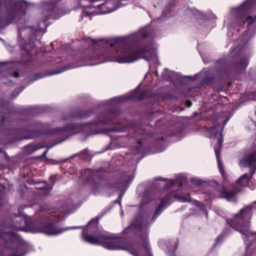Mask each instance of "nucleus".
<instances>
[{
	"instance_id": "nucleus-1",
	"label": "nucleus",
	"mask_w": 256,
	"mask_h": 256,
	"mask_svg": "<svg viewBox=\"0 0 256 256\" xmlns=\"http://www.w3.org/2000/svg\"><path fill=\"white\" fill-rule=\"evenodd\" d=\"M173 196L181 202L190 201L189 194H170L162 200H150L144 194L140 206V212L134 223L123 231L124 234L135 233L138 236L139 243L130 244L122 238H115L112 235L100 232L98 228V220L101 216L92 219L83 228V240L88 243L101 245L111 250H126L134 256H152L148 241V228L160 214L164 208L170 202Z\"/></svg>"
},
{
	"instance_id": "nucleus-2",
	"label": "nucleus",
	"mask_w": 256,
	"mask_h": 256,
	"mask_svg": "<svg viewBox=\"0 0 256 256\" xmlns=\"http://www.w3.org/2000/svg\"><path fill=\"white\" fill-rule=\"evenodd\" d=\"M156 36L155 32L147 26L127 37L115 40H97L88 38L85 40V44L90 46L92 48L88 59L96 61L92 64L93 66L107 62L132 63L144 58L151 67L158 62L156 45L153 43L144 47L140 45L148 37Z\"/></svg>"
},
{
	"instance_id": "nucleus-3",
	"label": "nucleus",
	"mask_w": 256,
	"mask_h": 256,
	"mask_svg": "<svg viewBox=\"0 0 256 256\" xmlns=\"http://www.w3.org/2000/svg\"><path fill=\"white\" fill-rule=\"evenodd\" d=\"M119 112L114 111L110 113L100 114L98 118L92 124L82 125L81 124H70L62 128H58L54 130H46L48 128V124L38 123L36 127L40 130H17V140L38 137L42 134H60L73 130L74 134L78 132H86L94 126H100L104 125H114L115 120Z\"/></svg>"
},
{
	"instance_id": "nucleus-4",
	"label": "nucleus",
	"mask_w": 256,
	"mask_h": 256,
	"mask_svg": "<svg viewBox=\"0 0 256 256\" xmlns=\"http://www.w3.org/2000/svg\"><path fill=\"white\" fill-rule=\"evenodd\" d=\"M254 207L253 205H250L242 209L240 214H236L232 219L227 220L231 227L242 234L244 241H250L247 244V251L251 250L256 241V232H252L250 230L251 210Z\"/></svg>"
},
{
	"instance_id": "nucleus-5",
	"label": "nucleus",
	"mask_w": 256,
	"mask_h": 256,
	"mask_svg": "<svg viewBox=\"0 0 256 256\" xmlns=\"http://www.w3.org/2000/svg\"><path fill=\"white\" fill-rule=\"evenodd\" d=\"M53 212H48L44 216V220L36 225L34 232H42L48 236H56L70 229L79 228L80 227H70L63 229L56 226L54 222H58L62 220V218L58 214H54Z\"/></svg>"
},
{
	"instance_id": "nucleus-6",
	"label": "nucleus",
	"mask_w": 256,
	"mask_h": 256,
	"mask_svg": "<svg viewBox=\"0 0 256 256\" xmlns=\"http://www.w3.org/2000/svg\"><path fill=\"white\" fill-rule=\"evenodd\" d=\"M231 56L232 60L228 66L229 68L239 70H244L248 66L250 54L244 46L234 48L232 52Z\"/></svg>"
},
{
	"instance_id": "nucleus-7",
	"label": "nucleus",
	"mask_w": 256,
	"mask_h": 256,
	"mask_svg": "<svg viewBox=\"0 0 256 256\" xmlns=\"http://www.w3.org/2000/svg\"><path fill=\"white\" fill-rule=\"evenodd\" d=\"M230 118H226L224 121H220L218 124L208 128L207 130L210 134V138H214L216 139L218 146L214 147V150L218 164L220 170L222 173V168L220 160V151L223 142L222 132L226 124L228 122Z\"/></svg>"
},
{
	"instance_id": "nucleus-8",
	"label": "nucleus",
	"mask_w": 256,
	"mask_h": 256,
	"mask_svg": "<svg viewBox=\"0 0 256 256\" xmlns=\"http://www.w3.org/2000/svg\"><path fill=\"white\" fill-rule=\"evenodd\" d=\"M241 168L248 167L250 168V174H244L236 181V184L241 186H246L256 169V151H254L246 156L240 161Z\"/></svg>"
},
{
	"instance_id": "nucleus-9",
	"label": "nucleus",
	"mask_w": 256,
	"mask_h": 256,
	"mask_svg": "<svg viewBox=\"0 0 256 256\" xmlns=\"http://www.w3.org/2000/svg\"><path fill=\"white\" fill-rule=\"evenodd\" d=\"M132 180L133 176L132 174H130L128 172L123 173L120 176L118 182L114 184H109L108 185V188L111 189L112 191H116L117 190H124L119 194L118 200L120 202L122 200L124 191L126 190V188L128 186L130 182Z\"/></svg>"
},
{
	"instance_id": "nucleus-10",
	"label": "nucleus",
	"mask_w": 256,
	"mask_h": 256,
	"mask_svg": "<svg viewBox=\"0 0 256 256\" xmlns=\"http://www.w3.org/2000/svg\"><path fill=\"white\" fill-rule=\"evenodd\" d=\"M34 38V36H32L30 39L28 40V42L22 38H20L18 40L22 60L24 62H30L32 60V56L30 53V50L35 46Z\"/></svg>"
},
{
	"instance_id": "nucleus-11",
	"label": "nucleus",
	"mask_w": 256,
	"mask_h": 256,
	"mask_svg": "<svg viewBox=\"0 0 256 256\" xmlns=\"http://www.w3.org/2000/svg\"><path fill=\"white\" fill-rule=\"evenodd\" d=\"M99 175L98 172H95L90 169L84 170L82 172V176L84 179H85L90 184L93 188V192L96 195L98 193L94 189L95 188H98L99 187L98 184L96 182Z\"/></svg>"
},
{
	"instance_id": "nucleus-12",
	"label": "nucleus",
	"mask_w": 256,
	"mask_h": 256,
	"mask_svg": "<svg viewBox=\"0 0 256 256\" xmlns=\"http://www.w3.org/2000/svg\"><path fill=\"white\" fill-rule=\"evenodd\" d=\"M43 8L42 14L44 16L43 20L44 22L49 18L55 19L58 17L56 14L58 8L54 2L44 3L43 5Z\"/></svg>"
},
{
	"instance_id": "nucleus-13",
	"label": "nucleus",
	"mask_w": 256,
	"mask_h": 256,
	"mask_svg": "<svg viewBox=\"0 0 256 256\" xmlns=\"http://www.w3.org/2000/svg\"><path fill=\"white\" fill-rule=\"evenodd\" d=\"M0 238L4 242V246L8 248L14 249L16 246V236L12 232H2L0 231Z\"/></svg>"
},
{
	"instance_id": "nucleus-14",
	"label": "nucleus",
	"mask_w": 256,
	"mask_h": 256,
	"mask_svg": "<svg viewBox=\"0 0 256 256\" xmlns=\"http://www.w3.org/2000/svg\"><path fill=\"white\" fill-rule=\"evenodd\" d=\"M142 96H139L138 93V88L130 92L128 94L114 98L110 100V103L115 104L124 102L128 98H142Z\"/></svg>"
},
{
	"instance_id": "nucleus-15",
	"label": "nucleus",
	"mask_w": 256,
	"mask_h": 256,
	"mask_svg": "<svg viewBox=\"0 0 256 256\" xmlns=\"http://www.w3.org/2000/svg\"><path fill=\"white\" fill-rule=\"evenodd\" d=\"M17 221H18L20 226H17V231H28L30 228V219L26 215L22 214L18 216L17 214Z\"/></svg>"
},
{
	"instance_id": "nucleus-16",
	"label": "nucleus",
	"mask_w": 256,
	"mask_h": 256,
	"mask_svg": "<svg viewBox=\"0 0 256 256\" xmlns=\"http://www.w3.org/2000/svg\"><path fill=\"white\" fill-rule=\"evenodd\" d=\"M16 16V8L14 7L8 9L6 16H0V24L3 26L10 24Z\"/></svg>"
},
{
	"instance_id": "nucleus-17",
	"label": "nucleus",
	"mask_w": 256,
	"mask_h": 256,
	"mask_svg": "<svg viewBox=\"0 0 256 256\" xmlns=\"http://www.w3.org/2000/svg\"><path fill=\"white\" fill-rule=\"evenodd\" d=\"M17 256H24L28 250L29 246L17 234Z\"/></svg>"
},
{
	"instance_id": "nucleus-18",
	"label": "nucleus",
	"mask_w": 256,
	"mask_h": 256,
	"mask_svg": "<svg viewBox=\"0 0 256 256\" xmlns=\"http://www.w3.org/2000/svg\"><path fill=\"white\" fill-rule=\"evenodd\" d=\"M114 4V2H106V4H101L95 6L99 8L101 10V12H98V14H106L115 10L120 6L118 5L116 7H111Z\"/></svg>"
},
{
	"instance_id": "nucleus-19",
	"label": "nucleus",
	"mask_w": 256,
	"mask_h": 256,
	"mask_svg": "<svg viewBox=\"0 0 256 256\" xmlns=\"http://www.w3.org/2000/svg\"><path fill=\"white\" fill-rule=\"evenodd\" d=\"M238 190H234L231 192H228L226 188H224L220 192V197L225 198L227 200L230 202H234L235 200L236 192Z\"/></svg>"
},
{
	"instance_id": "nucleus-20",
	"label": "nucleus",
	"mask_w": 256,
	"mask_h": 256,
	"mask_svg": "<svg viewBox=\"0 0 256 256\" xmlns=\"http://www.w3.org/2000/svg\"><path fill=\"white\" fill-rule=\"evenodd\" d=\"M17 17L20 15H24L26 10L28 8V4L26 2L22 0H17Z\"/></svg>"
},
{
	"instance_id": "nucleus-21",
	"label": "nucleus",
	"mask_w": 256,
	"mask_h": 256,
	"mask_svg": "<svg viewBox=\"0 0 256 256\" xmlns=\"http://www.w3.org/2000/svg\"><path fill=\"white\" fill-rule=\"evenodd\" d=\"M43 146H40L36 144H30L24 148V152L26 154H30L36 150L42 148Z\"/></svg>"
},
{
	"instance_id": "nucleus-22",
	"label": "nucleus",
	"mask_w": 256,
	"mask_h": 256,
	"mask_svg": "<svg viewBox=\"0 0 256 256\" xmlns=\"http://www.w3.org/2000/svg\"><path fill=\"white\" fill-rule=\"evenodd\" d=\"M12 120V116L10 115L2 116L0 120V124L2 126H7Z\"/></svg>"
},
{
	"instance_id": "nucleus-23",
	"label": "nucleus",
	"mask_w": 256,
	"mask_h": 256,
	"mask_svg": "<svg viewBox=\"0 0 256 256\" xmlns=\"http://www.w3.org/2000/svg\"><path fill=\"white\" fill-rule=\"evenodd\" d=\"M174 74L173 72H170L168 70L165 69L162 73V77L166 80H170L172 79V76Z\"/></svg>"
},
{
	"instance_id": "nucleus-24",
	"label": "nucleus",
	"mask_w": 256,
	"mask_h": 256,
	"mask_svg": "<svg viewBox=\"0 0 256 256\" xmlns=\"http://www.w3.org/2000/svg\"><path fill=\"white\" fill-rule=\"evenodd\" d=\"M130 131L131 132H134V134H133V135L132 136H132V138H135L138 140V144L140 146V144L141 142V141L140 140L139 138H137V136H138V135L140 134H142V130L141 129H140V128L134 129V128H131L130 130Z\"/></svg>"
},
{
	"instance_id": "nucleus-25",
	"label": "nucleus",
	"mask_w": 256,
	"mask_h": 256,
	"mask_svg": "<svg viewBox=\"0 0 256 256\" xmlns=\"http://www.w3.org/2000/svg\"><path fill=\"white\" fill-rule=\"evenodd\" d=\"M249 28L247 30L244 34V41H248L252 36L251 34H249Z\"/></svg>"
},
{
	"instance_id": "nucleus-26",
	"label": "nucleus",
	"mask_w": 256,
	"mask_h": 256,
	"mask_svg": "<svg viewBox=\"0 0 256 256\" xmlns=\"http://www.w3.org/2000/svg\"><path fill=\"white\" fill-rule=\"evenodd\" d=\"M124 130V128H118L116 126L112 128L109 129L108 130V132H120Z\"/></svg>"
},
{
	"instance_id": "nucleus-27",
	"label": "nucleus",
	"mask_w": 256,
	"mask_h": 256,
	"mask_svg": "<svg viewBox=\"0 0 256 256\" xmlns=\"http://www.w3.org/2000/svg\"><path fill=\"white\" fill-rule=\"evenodd\" d=\"M81 157L82 158L86 159L88 158V152L87 150H83L81 153Z\"/></svg>"
},
{
	"instance_id": "nucleus-28",
	"label": "nucleus",
	"mask_w": 256,
	"mask_h": 256,
	"mask_svg": "<svg viewBox=\"0 0 256 256\" xmlns=\"http://www.w3.org/2000/svg\"><path fill=\"white\" fill-rule=\"evenodd\" d=\"M167 248L170 252H174V251L176 250V248L174 244H172L170 245V246H167Z\"/></svg>"
},
{
	"instance_id": "nucleus-29",
	"label": "nucleus",
	"mask_w": 256,
	"mask_h": 256,
	"mask_svg": "<svg viewBox=\"0 0 256 256\" xmlns=\"http://www.w3.org/2000/svg\"><path fill=\"white\" fill-rule=\"evenodd\" d=\"M95 14L93 12H83L82 15V16H94Z\"/></svg>"
},
{
	"instance_id": "nucleus-30",
	"label": "nucleus",
	"mask_w": 256,
	"mask_h": 256,
	"mask_svg": "<svg viewBox=\"0 0 256 256\" xmlns=\"http://www.w3.org/2000/svg\"><path fill=\"white\" fill-rule=\"evenodd\" d=\"M191 181L193 182L194 184H200L202 183V181L197 178H192L191 180Z\"/></svg>"
},
{
	"instance_id": "nucleus-31",
	"label": "nucleus",
	"mask_w": 256,
	"mask_h": 256,
	"mask_svg": "<svg viewBox=\"0 0 256 256\" xmlns=\"http://www.w3.org/2000/svg\"><path fill=\"white\" fill-rule=\"evenodd\" d=\"M225 234V231H224L222 234H221L216 239V244H217L219 243V242L220 241V240L221 239V238L223 236V234Z\"/></svg>"
},
{
	"instance_id": "nucleus-32",
	"label": "nucleus",
	"mask_w": 256,
	"mask_h": 256,
	"mask_svg": "<svg viewBox=\"0 0 256 256\" xmlns=\"http://www.w3.org/2000/svg\"><path fill=\"white\" fill-rule=\"evenodd\" d=\"M176 182L174 180H170L168 183L170 185L169 186H173L174 184H175Z\"/></svg>"
},
{
	"instance_id": "nucleus-33",
	"label": "nucleus",
	"mask_w": 256,
	"mask_h": 256,
	"mask_svg": "<svg viewBox=\"0 0 256 256\" xmlns=\"http://www.w3.org/2000/svg\"><path fill=\"white\" fill-rule=\"evenodd\" d=\"M7 49L10 51L11 52H12L14 51V47H12V48H11L10 46H7Z\"/></svg>"
},
{
	"instance_id": "nucleus-34",
	"label": "nucleus",
	"mask_w": 256,
	"mask_h": 256,
	"mask_svg": "<svg viewBox=\"0 0 256 256\" xmlns=\"http://www.w3.org/2000/svg\"><path fill=\"white\" fill-rule=\"evenodd\" d=\"M10 64V66H8V68L11 69V68H14L16 64L15 62H12Z\"/></svg>"
},
{
	"instance_id": "nucleus-35",
	"label": "nucleus",
	"mask_w": 256,
	"mask_h": 256,
	"mask_svg": "<svg viewBox=\"0 0 256 256\" xmlns=\"http://www.w3.org/2000/svg\"><path fill=\"white\" fill-rule=\"evenodd\" d=\"M76 67V66H67L66 68H65L64 70H68V69H70V68H75Z\"/></svg>"
},
{
	"instance_id": "nucleus-36",
	"label": "nucleus",
	"mask_w": 256,
	"mask_h": 256,
	"mask_svg": "<svg viewBox=\"0 0 256 256\" xmlns=\"http://www.w3.org/2000/svg\"><path fill=\"white\" fill-rule=\"evenodd\" d=\"M186 104L188 107H190V106H192V103L190 100H187L186 102Z\"/></svg>"
},
{
	"instance_id": "nucleus-37",
	"label": "nucleus",
	"mask_w": 256,
	"mask_h": 256,
	"mask_svg": "<svg viewBox=\"0 0 256 256\" xmlns=\"http://www.w3.org/2000/svg\"><path fill=\"white\" fill-rule=\"evenodd\" d=\"M48 152V150H46V151H44V152H43V154H42V156H40V157H41V158H44V157H45V156H46V154H47V152Z\"/></svg>"
},
{
	"instance_id": "nucleus-38",
	"label": "nucleus",
	"mask_w": 256,
	"mask_h": 256,
	"mask_svg": "<svg viewBox=\"0 0 256 256\" xmlns=\"http://www.w3.org/2000/svg\"><path fill=\"white\" fill-rule=\"evenodd\" d=\"M194 204L197 206H200L201 204L198 201H194Z\"/></svg>"
},
{
	"instance_id": "nucleus-39",
	"label": "nucleus",
	"mask_w": 256,
	"mask_h": 256,
	"mask_svg": "<svg viewBox=\"0 0 256 256\" xmlns=\"http://www.w3.org/2000/svg\"><path fill=\"white\" fill-rule=\"evenodd\" d=\"M8 256H16V252L15 250H14L12 254H10Z\"/></svg>"
},
{
	"instance_id": "nucleus-40",
	"label": "nucleus",
	"mask_w": 256,
	"mask_h": 256,
	"mask_svg": "<svg viewBox=\"0 0 256 256\" xmlns=\"http://www.w3.org/2000/svg\"><path fill=\"white\" fill-rule=\"evenodd\" d=\"M184 180H185V178H183L180 181V185H182L183 184V183L184 182Z\"/></svg>"
},
{
	"instance_id": "nucleus-41",
	"label": "nucleus",
	"mask_w": 256,
	"mask_h": 256,
	"mask_svg": "<svg viewBox=\"0 0 256 256\" xmlns=\"http://www.w3.org/2000/svg\"><path fill=\"white\" fill-rule=\"evenodd\" d=\"M4 165L0 164V170L4 169Z\"/></svg>"
},
{
	"instance_id": "nucleus-42",
	"label": "nucleus",
	"mask_w": 256,
	"mask_h": 256,
	"mask_svg": "<svg viewBox=\"0 0 256 256\" xmlns=\"http://www.w3.org/2000/svg\"><path fill=\"white\" fill-rule=\"evenodd\" d=\"M24 87H22V88H21V89L18 91V90L17 89V94L18 93V92H21L24 89Z\"/></svg>"
},
{
	"instance_id": "nucleus-43",
	"label": "nucleus",
	"mask_w": 256,
	"mask_h": 256,
	"mask_svg": "<svg viewBox=\"0 0 256 256\" xmlns=\"http://www.w3.org/2000/svg\"><path fill=\"white\" fill-rule=\"evenodd\" d=\"M12 73H13V76L16 78V71L14 70L12 72Z\"/></svg>"
},
{
	"instance_id": "nucleus-44",
	"label": "nucleus",
	"mask_w": 256,
	"mask_h": 256,
	"mask_svg": "<svg viewBox=\"0 0 256 256\" xmlns=\"http://www.w3.org/2000/svg\"><path fill=\"white\" fill-rule=\"evenodd\" d=\"M51 190H52V187L48 186V192H49Z\"/></svg>"
},
{
	"instance_id": "nucleus-45",
	"label": "nucleus",
	"mask_w": 256,
	"mask_h": 256,
	"mask_svg": "<svg viewBox=\"0 0 256 256\" xmlns=\"http://www.w3.org/2000/svg\"><path fill=\"white\" fill-rule=\"evenodd\" d=\"M116 139H118V138H122V136H120V135H118V136H116Z\"/></svg>"
},
{
	"instance_id": "nucleus-46",
	"label": "nucleus",
	"mask_w": 256,
	"mask_h": 256,
	"mask_svg": "<svg viewBox=\"0 0 256 256\" xmlns=\"http://www.w3.org/2000/svg\"><path fill=\"white\" fill-rule=\"evenodd\" d=\"M62 72V71H60V72H53L52 74H58V73H60Z\"/></svg>"
},
{
	"instance_id": "nucleus-47",
	"label": "nucleus",
	"mask_w": 256,
	"mask_h": 256,
	"mask_svg": "<svg viewBox=\"0 0 256 256\" xmlns=\"http://www.w3.org/2000/svg\"><path fill=\"white\" fill-rule=\"evenodd\" d=\"M42 209L43 210H48L47 208H44V206H42Z\"/></svg>"
},
{
	"instance_id": "nucleus-48",
	"label": "nucleus",
	"mask_w": 256,
	"mask_h": 256,
	"mask_svg": "<svg viewBox=\"0 0 256 256\" xmlns=\"http://www.w3.org/2000/svg\"><path fill=\"white\" fill-rule=\"evenodd\" d=\"M85 116H83V115H82V116H77L76 117L78 118H80V117H84Z\"/></svg>"
},
{
	"instance_id": "nucleus-49",
	"label": "nucleus",
	"mask_w": 256,
	"mask_h": 256,
	"mask_svg": "<svg viewBox=\"0 0 256 256\" xmlns=\"http://www.w3.org/2000/svg\"><path fill=\"white\" fill-rule=\"evenodd\" d=\"M42 29V28H36V30H40H40H41Z\"/></svg>"
},
{
	"instance_id": "nucleus-50",
	"label": "nucleus",
	"mask_w": 256,
	"mask_h": 256,
	"mask_svg": "<svg viewBox=\"0 0 256 256\" xmlns=\"http://www.w3.org/2000/svg\"><path fill=\"white\" fill-rule=\"evenodd\" d=\"M99 132H92V134H98V133H99Z\"/></svg>"
},
{
	"instance_id": "nucleus-51",
	"label": "nucleus",
	"mask_w": 256,
	"mask_h": 256,
	"mask_svg": "<svg viewBox=\"0 0 256 256\" xmlns=\"http://www.w3.org/2000/svg\"><path fill=\"white\" fill-rule=\"evenodd\" d=\"M254 99L256 100V93L255 94V95L254 96Z\"/></svg>"
},
{
	"instance_id": "nucleus-52",
	"label": "nucleus",
	"mask_w": 256,
	"mask_h": 256,
	"mask_svg": "<svg viewBox=\"0 0 256 256\" xmlns=\"http://www.w3.org/2000/svg\"><path fill=\"white\" fill-rule=\"evenodd\" d=\"M123 213H124L123 210H122V212H121V214H122H122H123Z\"/></svg>"
},
{
	"instance_id": "nucleus-53",
	"label": "nucleus",
	"mask_w": 256,
	"mask_h": 256,
	"mask_svg": "<svg viewBox=\"0 0 256 256\" xmlns=\"http://www.w3.org/2000/svg\"><path fill=\"white\" fill-rule=\"evenodd\" d=\"M2 132V129L1 128H0V134Z\"/></svg>"
},
{
	"instance_id": "nucleus-54",
	"label": "nucleus",
	"mask_w": 256,
	"mask_h": 256,
	"mask_svg": "<svg viewBox=\"0 0 256 256\" xmlns=\"http://www.w3.org/2000/svg\"><path fill=\"white\" fill-rule=\"evenodd\" d=\"M16 76H17V78H18V77L19 76H18V72H17Z\"/></svg>"
},
{
	"instance_id": "nucleus-55",
	"label": "nucleus",
	"mask_w": 256,
	"mask_h": 256,
	"mask_svg": "<svg viewBox=\"0 0 256 256\" xmlns=\"http://www.w3.org/2000/svg\"><path fill=\"white\" fill-rule=\"evenodd\" d=\"M161 19H162V18H160V19H158L157 20H158V21H160V20H161Z\"/></svg>"
},
{
	"instance_id": "nucleus-56",
	"label": "nucleus",
	"mask_w": 256,
	"mask_h": 256,
	"mask_svg": "<svg viewBox=\"0 0 256 256\" xmlns=\"http://www.w3.org/2000/svg\"><path fill=\"white\" fill-rule=\"evenodd\" d=\"M206 216H208V213L206 212Z\"/></svg>"
},
{
	"instance_id": "nucleus-57",
	"label": "nucleus",
	"mask_w": 256,
	"mask_h": 256,
	"mask_svg": "<svg viewBox=\"0 0 256 256\" xmlns=\"http://www.w3.org/2000/svg\"><path fill=\"white\" fill-rule=\"evenodd\" d=\"M156 75L158 74H157V71H156Z\"/></svg>"
},
{
	"instance_id": "nucleus-58",
	"label": "nucleus",
	"mask_w": 256,
	"mask_h": 256,
	"mask_svg": "<svg viewBox=\"0 0 256 256\" xmlns=\"http://www.w3.org/2000/svg\"><path fill=\"white\" fill-rule=\"evenodd\" d=\"M256 204V202L254 203V204Z\"/></svg>"
}]
</instances>
